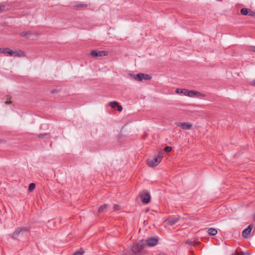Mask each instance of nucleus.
Returning a JSON list of instances; mask_svg holds the SVG:
<instances>
[{
    "label": "nucleus",
    "mask_w": 255,
    "mask_h": 255,
    "mask_svg": "<svg viewBox=\"0 0 255 255\" xmlns=\"http://www.w3.org/2000/svg\"><path fill=\"white\" fill-rule=\"evenodd\" d=\"M35 188V184L33 183H31L30 184L28 188V190L30 191H33Z\"/></svg>",
    "instance_id": "20"
},
{
    "label": "nucleus",
    "mask_w": 255,
    "mask_h": 255,
    "mask_svg": "<svg viewBox=\"0 0 255 255\" xmlns=\"http://www.w3.org/2000/svg\"><path fill=\"white\" fill-rule=\"evenodd\" d=\"M248 15L251 16H255V13L250 9L249 13H248Z\"/></svg>",
    "instance_id": "26"
},
{
    "label": "nucleus",
    "mask_w": 255,
    "mask_h": 255,
    "mask_svg": "<svg viewBox=\"0 0 255 255\" xmlns=\"http://www.w3.org/2000/svg\"><path fill=\"white\" fill-rule=\"evenodd\" d=\"M185 90V89L177 88V89H176L175 92L177 94H183Z\"/></svg>",
    "instance_id": "18"
},
{
    "label": "nucleus",
    "mask_w": 255,
    "mask_h": 255,
    "mask_svg": "<svg viewBox=\"0 0 255 255\" xmlns=\"http://www.w3.org/2000/svg\"><path fill=\"white\" fill-rule=\"evenodd\" d=\"M108 54V52L106 51L92 50L90 53L91 56L93 57L106 56Z\"/></svg>",
    "instance_id": "3"
},
{
    "label": "nucleus",
    "mask_w": 255,
    "mask_h": 255,
    "mask_svg": "<svg viewBox=\"0 0 255 255\" xmlns=\"http://www.w3.org/2000/svg\"><path fill=\"white\" fill-rule=\"evenodd\" d=\"M177 219L176 218L169 219L167 220V224L169 225H173L174 224L177 222Z\"/></svg>",
    "instance_id": "17"
},
{
    "label": "nucleus",
    "mask_w": 255,
    "mask_h": 255,
    "mask_svg": "<svg viewBox=\"0 0 255 255\" xmlns=\"http://www.w3.org/2000/svg\"><path fill=\"white\" fill-rule=\"evenodd\" d=\"M117 107H118V111H119L121 112L123 110V108H122V106L119 105L118 104V106H117Z\"/></svg>",
    "instance_id": "28"
},
{
    "label": "nucleus",
    "mask_w": 255,
    "mask_h": 255,
    "mask_svg": "<svg viewBox=\"0 0 255 255\" xmlns=\"http://www.w3.org/2000/svg\"><path fill=\"white\" fill-rule=\"evenodd\" d=\"M83 253L81 252H77L75 253L73 255H83Z\"/></svg>",
    "instance_id": "27"
},
{
    "label": "nucleus",
    "mask_w": 255,
    "mask_h": 255,
    "mask_svg": "<svg viewBox=\"0 0 255 255\" xmlns=\"http://www.w3.org/2000/svg\"><path fill=\"white\" fill-rule=\"evenodd\" d=\"M232 255H235L234 254H232Z\"/></svg>",
    "instance_id": "34"
},
{
    "label": "nucleus",
    "mask_w": 255,
    "mask_h": 255,
    "mask_svg": "<svg viewBox=\"0 0 255 255\" xmlns=\"http://www.w3.org/2000/svg\"><path fill=\"white\" fill-rule=\"evenodd\" d=\"M172 150V147L171 146H166L165 148H164V150L166 152H170Z\"/></svg>",
    "instance_id": "23"
},
{
    "label": "nucleus",
    "mask_w": 255,
    "mask_h": 255,
    "mask_svg": "<svg viewBox=\"0 0 255 255\" xmlns=\"http://www.w3.org/2000/svg\"><path fill=\"white\" fill-rule=\"evenodd\" d=\"M176 125L182 129H190L193 127V124L189 122H179Z\"/></svg>",
    "instance_id": "4"
},
{
    "label": "nucleus",
    "mask_w": 255,
    "mask_h": 255,
    "mask_svg": "<svg viewBox=\"0 0 255 255\" xmlns=\"http://www.w3.org/2000/svg\"><path fill=\"white\" fill-rule=\"evenodd\" d=\"M159 255H166L165 254H164V253H162V254H160Z\"/></svg>",
    "instance_id": "33"
},
{
    "label": "nucleus",
    "mask_w": 255,
    "mask_h": 255,
    "mask_svg": "<svg viewBox=\"0 0 255 255\" xmlns=\"http://www.w3.org/2000/svg\"><path fill=\"white\" fill-rule=\"evenodd\" d=\"M144 246L145 244L143 242L140 241L136 245L132 246V252L133 255H131L130 253H128L125 255H142L144 253Z\"/></svg>",
    "instance_id": "1"
},
{
    "label": "nucleus",
    "mask_w": 255,
    "mask_h": 255,
    "mask_svg": "<svg viewBox=\"0 0 255 255\" xmlns=\"http://www.w3.org/2000/svg\"><path fill=\"white\" fill-rule=\"evenodd\" d=\"M10 49L8 48H0V53H4L10 56Z\"/></svg>",
    "instance_id": "12"
},
{
    "label": "nucleus",
    "mask_w": 255,
    "mask_h": 255,
    "mask_svg": "<svg viewBox=\"0 0 255 255\" xmlns=\"http://www.w3.org/2000/svg\"><path fill=\"white\" fill-rule=\"evenodd\" d=\"M235 253L237 255H249V254L248 252H239L236 251Z\"/></svg>",
    "instance_id": "21"
},
{
    "label": "nucleus",
    "mask_w": 255,
    "mask_h": 255,
    "mask_svg": "<svg viewBox=\"0 0 255 255\" xmlns=\"http://www.w3.org/2000/svg\"><path fill=\"white\" fill-rule=\"evenodd\" d=\"M249 10L250 9L247 8H243L241 9V13L244 15H247L249 13Z\"/></svg>",
    "instance_id": "16"
},
{
    "label": "nucleus",
    "mask_w": 255,
    "mask_h": 255,
    "mask_svg": "<svg viewBox=\"0 0 255 255\" xmlns=\"http://www.w3.org/2000/svg\"><path fill=\"white\" fill-rule=\"evenodd\" d=\"M113 208L114 211H119L121 209L120 206L119 205L117 204L114 205Z\"/></svg>",
    "instance_id": "22"
},
{
    "label": "nucleus",
    "mask_w": 255,
    "mask_h": 255,
    "mask_svg": "<svg viewBox=\"0 0 255 255\" xmlns=\"http://www.w3.org/2000/svg\"><path fill=\"white\" fill-rule=\"evenodd\" d=\"M189 97H205L206 95L195 90H190L189 93Z\"/></svg>",
    "instance_id": "7"
},
{
    "label": "nucleus",
    "mask_w": 255,
    "mask_h": 255,
    "mask_svg": "<svg viewBox=\"0 0 255 255\" xmlns=\"http://www.w3.org/2000/svg\"><path fill=\"white\" fill-rule=\"evenodd\" d=\"M47 134H39L37 136L39 138H43L45 135H46Z\"/></svg>",
    "instance_id": "29"
},
{
    "label": "nucleus",
    "mask_w": 255,
    "mask_h": 255,
    "mask_svg": "<svg viewBox=\"0 0 255 255\" xmlns=\"http://www.w3.org/2000/svg\"><path fill=\"white\" fill-rule=\"evenodd\" d=\"M250 84L252 86H255V79L250 82Z\"/></svg>",
    "instance_id": "30"
},
{
    "label": "nucleus",
    "mask_w": 255,
    "mask_h": 255,
    "mask_svg": "<svg viewBox=\"0 0 255 255\" xmlns=\"http://www.w3.org/2000/svg\"><path fill=\"white\" fill-rule=\"evenodd\" d=\"M29 230L28 228L24 227L22 228H19L18 230H16L13 233V235L14 236H17L18 235H22L24 232H29Z\"/></svg>",
    "instance_id": "9"
},
{
    "label": "nucleus",
    "mask_w": 255,
    "mask_h": 255,
    "mask_svg": "<svg viewBox=\"0 0 255 255\" xmlns=\"http://www.w3.org/2000/svg\"><path fill=\"white\" fill-rule=\"evenodd\" d=\"M140 198L141 201L145 204L149 203L150 200V194L147 192H143L141 194Z\"/></svg>",
    "instance_id": "6"
},
{
    "label": "nucleus",
    "mask_w": 255,
    "mask_h": 255,
    "mask_svg": "<svg viewBox=\"0 0 255 255\" xmlns=\"http://www.w3.org/2000/svg\"><path fill=\"white\" fill-rule=\"evenodd\" d=\"M10 56H14L15 57H23L25 56V53L20 50L13 51L11 49L10 51Z\"/></svg>",
    "instance_id": "8"
},
{
    "label": "nucleus",
    "mask_w": 255,
    "mask_h": 255,
    "mask_svg": "<svg viewBox=\"0 0 255 255\" xmlns=\"http://www.w3.org/2000/svg\"><path fill=\"white\" fill-rule=\"evenodd\" d=\"M5 10V5L3 4H0V12L4 11Z\"/></svg>",
    "instance_id": "24"
},
{
    "label": "nucleus",
    "mask_w": 255,
    "mask_h": 255,
    "mask_svg": "<svg viewBox=\"0 0 255 255\" xmlns=\"http://www.w3.org/2000/svg\"><path fill=\"white\" fill-rule=\"evenodd\" d=\"M252 228H253V225H250L248 226V227L247 228H246L245 229H244L243 230V231L242 232V235L244 238H248V236L250 235V234L251 233V232L252 231Z\"/></svg>",
    "instance_id": "10"
},
{
    "label": "nucleus",
    "mask_w": 255,
    "mask_h": 255,
    "mask_svg": "<svg viewBox=\"0 0 255 255\" xmlns=\"http://www.w3.org/2000/svg\"><path fill=\"white\" fill-rule=\"evenodd\" d=\"M133 77L135 80L139 81H141L142 80H150L151 77L143 73H139L136 75H133Z\"/></svg>",
    "instance_id": "5"
},
{
    "label": "nucleus",
    "mask_w": 255,
    "mask_h": 255,
    "mask_svg": "<svg viewBox=\"0 0 255 255\" xmlns=\"http://www.w3.org/2000/svg\"><path fill=\"white\" fill-rule=\"evenodd\" d=\"M77 9H85L87 8L88 5L84 3H78L75 5Z\"/></svg>",
    "instance_id": "13"
},
{
    "label": "nucleus",
    "mask_w": 255,
    "mask_h": 255,
    "mask_svg": "<svg viewBox=\"0 0 255 255\" xmlns=\"http://www.w3.org/2000/svg\"><path fill=\"white\" fill-rule=\"evenodd\" d=\"M208 233L210 235L214 236L217 234L218 232L216 229L211 228L208 229Z\"/></svg>",
    "instance_id": "14"
},
{
    "label": "nucleus",
    "mask_w": 255,
    "mask_h": 255,
    "mask_svg": "<svg viewBox=\"0 0 255 255\" xmlns=\"http://www.w3.org/2000/svg\"><path fill=\"white\" fill-rule=\"evenodd\" d=\"M163 157V153H160L159 155L154 157H149L147 159V164L148 166L153 167L159 164Z\"/></svg>",
    "instance_id": "2"
},
{
    "label": "nucleus",
    "mask_w": 255,
    "mask_h": 255,
    "mask_svg": "<svg viewBox=\"0 0 255 255\" xmlns=\"http://www.w3.org/2000/svg\"><path fill=\"white\" fill-rule=\"evenodd\" d=\"M189 90L185 89V91L184 92L183 95H185V96L189 97Z\"/></svg>",
    "instance_id": "25"
},
{
    "label": "nucleus",
    "mask_w": 255,
    "mask_h": 255,
    "mask_svg": "<svg viewBox=\"0 0 255 255\" xmlns=\"http://www.w3.org/2000/svg\"><path fill=\"white\" fill-rule=\"evenodd\" d=\"M146 243L149 246H154L157 244L158 240L156 238H152L148 239L146 241Z\"/></svg>",
    "instance_id": "11"
},
{
    "label": "nucleus",
    "mask_w": 255,
    "mask_h": 255,
    "mask_svg": "<svg viewBox=\"0 0 255 255\" xmlns=\"http://www.w3.org/2000/svg\"><path fill=\"white\" fill-rule=\"evenodd\" d=\"M108 207V204H105L102 205L98 210V212L101 213L104 211V210Z\"/></svg>",
    "instance_id": "15"
},
{
    "label": "nucleus",
    "mask_w": 255,
    "mask_h": 255,
    "mask_svg": "<svg viewBox=\"0 0 255 255\" xmlns=\"http://www.w3.org/2000/svg\"><path fill=\"white\" fill-rule=\"evenodd\" d=\"M186 243L189 245H193L194 244V242L190 241H186Z\"/></svg>",
    "instance_id": "31"
},
{
    "label": "nucleus",
    "mask_w": 255,
    "mask_h": 255,
    "mask_svg": "<svg viewBox=\"0 0 255 255\" xmlns=\"http://www.w3.org/2000/svg\"><path fill=\"white\" fill-rule=\"evenodd\" d=\"M252 51L255 52V47H254L252 49Z\"/></svg>",
    "instance_id": "32"
},
{
    "label": "nucleus",
    "mask_w": 255,
    "mask_h": 255,
    "mask_svg": "<svg viewBox=\"0 0 255 255\" xmlns=\"http://www.w3.org/2000/svg\"><path fill=\"white\" fill-rule=\"evenodd\" d=\"M119 103L117 102H111L109 103V105L112 108H115L118 106Z\"/></svg>",
    "instance_id": "19"
}]
</instances>
